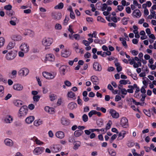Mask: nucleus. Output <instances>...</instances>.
<instances>
[{"mask_svg": "<svg viewBox=\"0 0 156 156\" xmlns=\"http://www.w3.org/2000/svg\"><path fill=\"white\" fill-rule=\"evenodd\" d=\"M75 39L77 40H79L80 39V36L78 34H76L73 35Z\"/></svg>", "mask_w": 156, "mask_h": 156, "instance_id": "obj_58", "label": "nucleus"}, {"mask_svg": "<svg viewBox=\"0 0 156 156\" xmlns=\"http://www.w3.org/2000/svg\"><path fill=\"white\" fill-rule=\"evenodd\" d=\"M129 19V18L128 17H124L122 20V21L123 24H127V22Z\"/></svg>", "mask_w": 156, "mask_h": 156, "instance_id": "obj_42", "label": "nucleus"}, {"mask_svg": "<svg viewBox=\"0 0 156 156\" xmlns=\"http://www.w3.org/2000/svg\"><path fill=\"white\" fill-rule=\"evenodd\" d=\"M48 72H44L42 73V75L43 76L47 79H48Z\"/></svg>", "mask_w": 156, "mask_h": 156, "instance_id": "obj_55", "label": "nucleus"}, {"mask_svg": "<svg viewBox=\"0 0 156 156\" xmlns=\"http://www.w3.org/2000/svg\"><path fill=\"white\" fill-rule=\"evenodd\" d=\"M108 153L110 155H115L116 154L115 152L112 150L109 151Z\"/></svg>", "mask_w": 156, "mask_h": 156, "instance_id": "obj_56", "label": "nucleus"}, {"mask_svg": "<svg viewBox=\"0 0 156 156\" xmlns=\"http://www.w3.org/2000/svg\"><path fill=\"white\" fill-rule=\"evenodd\" d=\"M15 45V43L13 42H10L7 46L6 48L8 50H10L13 48Z\"/></svg>", "mask_w": 156, "mask_h": 156, "instance_id": "obj_31", "label": "nucleus"}, {"mask_svg": "<svg viewBox=\"0 0 156 156\" xmlns=\"http://www.w3.org/2000/svg\"><path fill=\"white\" fill-rule=\"evenodd\" d=\"M29 72L28 69L26 68H23L20 70L19 73L20 75L22 74L23 76H26L28 73Z\"/></svg>", "mask_w": 156, "mask_h": 156, "instance_id": "obj_11", "label": "nucleus"}, {"mask_svg": "<svg viewBox=\"0 0 156 156\" xmlns=\"http://www.w3.org/2000/svg\"><path fill=\"white\" fill-rule=\"evenodd\" d=\"M61 147L60 145H54L52 148L51 151L54 153H56L61 150Z\"/></svg>", "mask_w": 156, "mask_h": 156, "instance_id": "obj_17", "label": "nucleus"}, {"mask_svg": "<svg viewBox=\"0 0 156 156\" xmlns=\"http://www.w3.org/2000/svg\"><path fill=\"white\" fill-rule=\"evenodd\" d=\"M13 89L18 91L22 90L23 89V87L21 84L16 83L14 84L13 86Z\"/></svg>", "mask_w": 156, "mask_h": 156, "instance_id": "obj_14", "label": "nucleus"}, {"mask_svg": "<svg viewBox=\"0 0 156 156\" xmlns=\"http://www.w3.org/2000/svg\"><path fill=\"white\" fill-rule=\"evenodd\" d=\"M16 56V52L15 51H11L6 54L5 58L8 61H12L14 59Z\"/></svg>", "mask_w": 156, "mask_h": 156, "instance_id": "obj_1", "label": "nucleus"}, {"mask_svg": "<svg viewBox=\"0 0 156 156\" xmlns=\"http://www.w3.org/2000/svg\"><path fill=\"white\" fill-rule=\"evenodd\" d=\"M83 131L81 130H77L75 131L74 133V136L76 137H78L80 136L83 133Z\"/></svg>", "mask_w": 156, "mask_h": 156, "instance_id": "obj_28", "label": "nucleus"}, {"mask_svg": "<svg viewBox=\"0 0 156 156\" xmlns=\"http://www.w3.org/2000/svg\"><path fill=\"white\" fill-rule=\"evenodd\" d=\"M11 38L14 41H20L22 40V37L20 35L15 34L12 35Z\"/></svg>", "mask_w": 156, "mask_h": 156, "instance_id": "obj_16", "label": "nucleus"}, {"mask_svg": "<svg viewBox=\"0 0 156 156\" xmlns=\"http://www.w3.org/2000/svg\"><path fill=\"white\" fill-rule=\"evenodd\" d=\"M14 104L17 107H20L23 105L22 101L20 100H16L14 101Z\"/></svg>", "mask_w": 156, "mask_h": 156, "instance_id": "obj_32", "label": "nucleus"}, {"mask_svg": "<svg viewBox=\"0 0 156 156\" xmlns=\"http://www.w3.org/2000/svg\"><path fill=\"white\" fill-rule=\"evenodd\" d=\"M4 143L7 146L11 147L13 145V142L12 141L9 139H5L4 140Z\"/></svg>", "mask_w": 156, "mask_h": 156, "instance_id": "obj_22", "label": "nucleus"}, {"mask_svg": "<svg viewBox=\"0 0 156 156\" xmlns=\"http://www.w3.org/2000/svg\"><path fill=\"white\" fill-rule=\"evenodd\" d=\"M4 88L3 86H0V97H2L4 95Z\"/></svg>", "mask_w": 156, "mask_h": 156, "instance_id": "obj_33", "label": "nucleus"}, {"mask_svg": "<svg viewBox=\"0 0 156 156\" xmlns=\"http://www.w3.org/2000/svg\"><path fill=\"white\" fill-rule=\"evenodd\" d=\"M13 119L12 117L10 115H7L5 118V122L7 123H10L12 122Z\"/></svg>", "mask_w": 156, "mask_h": 156, "instance_id": "obj_21", "label": "nucleus"}, {"mask_svg": "<svg viewBox=\"0 0 156 156\" xmlns=\"http://www.w3.org/2000/svg\"><path fill=\"white\" fill-rule=\"evenodd\" d=\"M93 68L96 71L99 72L101 71L102 70L101 66L97 62L94 63Z\"/></svg>", "mask_w": 156, "mask_h": 156, "instance_id": "obj_8", "label": "nucleus"}, {"mask_svg": "<svg viewBox=\"0 0 156 156\" xmlns=\"http://www.w3.org/2000/svg\"><path fill=\"white\" fill-rule=\"evenodd\" d=\"M44 148L42 147H39L36 148L34 150V153L36 155L41 154L44 151Z\"/></svg>", "mask_w": 156, "mask_h": 156, "instance_id": "obj_12", "label": "nucleus"}, {"mask_svg": "<svg viewBox=\"0 0 156 156\" xmlns=\"http://www.w3.org/2000/svg\"><path fill=\"white\" fill-rule=\"evenodd\" d=\"M71 54V51L69 49H65L62 51L61 55L63 57L67 58L70 56Z\"/></svg>", "mask_w": 156, "mask_h": 156, "instance_id": "obj_5", "label": "nucleus"}, {"mask_svg": "<svg viewBox=\"0 0 156 156\" xmlns=\"http://www.w3.org/2000/svg\"><path fill=\"white\" fill-rule=\"evenodd\" d=\"M109 113L113 118L117 119L118 118L119 116V113L113 109H111L110 110Z\"/></svg>", "mask_w": 156, "mask_h": 156, "instance_id": "obj_10", "label": "nucleus"}, {"mask_svg": "<svg viewBox=\"0 0 156 156\" xmlns=\"http://www.w3.org/2000/svg\"><path fill=\"white\" fill-rule=\"evenodd\" d=\"M54 56L51 54H47L45 56V62L49 63V62H53L54 60Z\"/></svg>", "mask_w": 156, "mask_h": 156, "instance_id": "obj_4", "label": "nucleus"}, {"mask_svg": "<svg viewBox=\"0 0 156 156\" xmlns=\"http://www.w3.org/2000/svg\"><path fill=\"white\" fill-rule=\"evenodd\" d=\"M33 139L34 141L35 142L36 144H37L41 145L43 144H44V143L43 142L41 141L36 137H34L33 138Z\"/></svg>", "mask_w": 156, "mask_h": 156, "instance_id": "obj_29", "label": "nucleus"}, {"mask_svg": "<svg viewBox=\"0 0 156 156\" xmlns=\"http://www.w3.org/2000/svg\"><path fill=\"white\" fill-rule=\"evenodd\" d=\"M96 111L95 110H92L91 111L88 113V115L90 117H91L93 115L95 114Z\"/></svg>", "mask_w": 156, "mask_h": 156, "instance_id": "obj_48", "label": "nucleus"}, {"mask_svg": "<svg viewBox=\"0 0 156 156\" xmlns=\"http://www.w3.org/2000/svg\"><path fill=\"white\" fill-rule=\"evenodd\" d=\"M141 13L138 9L135 10L132 13L133 16L136 18H139L141 16Z\"/></svg>", "mask_w": 156, "mask_h": 156, "instance_id": "obj_18", "label": "nucleus"}, {"mask_svg": "<svg viewBox=\"0 0 156 156\" xmlns=\"http://www.w3.org/2000/svg\"><path fill=\"white\" fill-rule=\"evenodd\" d=\"M52 18L56 20H60L61 17V14L60 12H52Z\"/></svg>", "mask_w": 156, "mask_h": 156, "instance_id": "obj_7", "label": "nucleus"}, {"mask_svg": "<svg viewBox=\"0 0 156 156\" xmlns=\"http://www.w3.org/2000/svg\"><path fill=\"white\" fill-rule=\"evenodd\" d=\"M73 149L75 150H77L81 145V143L78 141H76L73 143Z\"/></svg>", "mask_w": 156, "mask_h": 156, "instance_id": "obj_25", "label": "nucleus"}, {"mask_svg": "<svg viewBox=\"0 0 156 156\" xmlns=\"http://www.w3.org/2000/svg\"><path fill=\"white\" fill-rule=\"evenodd\" d=\"M28 35H29L30 37H33L34 35V33L33 31L30 30H27Z\"/></svg>", "mask_w": 156, "mask_h": 156, "instance_id": "obj_39", "label": "nucleus"}, {"mask_svg": "<svg viewBox=\"0 0 156 156\" xmlns=\"http://www.w3.org/2000/svg\"><path fill=\"white\" fill-rule=\"evenodd\" d=\"M56 137L59 139H62L65 136L64 133L61 131H59L55 133Z\"/></svg>", "mask_w": 156, "mask_h": 156, "instance_id": "obj_20", "label": "nucleus"}, {"mask_svg": "<svg viewBox=\"0 0 156 156\" xmlns=\"http://www.w3.org/2000/svg\"><path fill=\"white\" fill-rule=\"evenodd\" d=\"M66 67L64 66H62L60 68V71L61 73H62L63 75L65 74V72L66 70Z\"/></svg>", "mask_w": 156, "mask_h": 156, "instance_id": "obj_41", "label": "nucleus"}, {"mask_svg": "<svg viewBox=\"0 0 156 156\" xmlns=\"http://www.w3.org/2000/svg\"><path fill=\"white\" fill-rule=\"evenodd\" d=\"M128 87L130 89H128L126 90L127 92H128L129 93H133V87L131 85H129Z\"/></svg>", "mask_w": 156, "mask_h": 156, "instance_id": "obj_40", "label": "nucleus"}, {"mask_svg": "<svg viewBox=\"0 0 156 156\" xmlns=\"http://www.w3.org/2000/svg\"><path fill=\"white\" fill-rule=\"evenodd\" d=\"M83 121L84 122H87L88 120V117L87 115L85 114H83L82 117Z\"/></svg>", "mask_w": 156, "mask_h": 156, "instance_id": "obj_44", "label": "nucleus"}, {"mask_svg": "<svg viewBox=\"0 0 156 156\" xmlns=\"http://www.w3.org/2000/svg\"><path fill=\"white\" fill-rule=\"evenodd\" d=\"M63 4L62 2H60L58 5H56L54 8L55 9H61L63 8Z\"/></svg>", "mask_w": 156, "mask_h": 156, "instance_id": "obj_34", "label": "nucleus"}, {"mask_svg": "<svg viewBox=\"0 0 156 156\" xmlns=\"http://www.w3.org/2000/svg\"><path fill=\"white\" fill-rule=\"evenodd\" d=\"M53 42V40L52 38L45 37L43 39L42 43L44 46H50Z\"/></svg>", "mask_w": 156, "mask_h": 156, "instance_id": "obj_2", "label": "nucleus"}, {"mask_svg": "<svg viewBox=\"0 0 156 156\" xmlns=\"http://www.w3.org/2000/svg\"><path fill=\"white\" fill-rule=\"evenodd\" d=\"M56 75V73L55 72H51L48 73V80H52L54 79Z\"/></svg>", "mask_w": 156, "mask_h": 156, "instance_id": "obj_23", "label": "nucleus"}, {"mask_svg": "<svg viewBox=\"0 0 156 156\" xmlns=\"http://www.w3.org/2000/svg\"><path fill=\"white\" fill-rule=\"evenodd\" d=\"M75 140L73 136H71L69 137L68 141L69 143H73L75 142Z\"/></svg>", "mask_w": 156, "mask_h": 156, "instance_id": "obj_50", "label": "nucleus"}, {"mask_svg": "<svg viewBox=\"0 0 156 156\" xmlns=\"http://www.w3.org/2000/svg\"><path fill=\"white\" fill-rule=\"evenodd\" d=\"M55 28L56 30H60L62 28L61 25L59 23H57L56 24Z\"/></svg>", "mask_w": 156, "mask_h": 156, "instance_id": "obj_49", "label": "nucleus"}, {"mask_svg": "<svg viewBox=\"0 0 156 156\" xmlns=\"http://www.w3.org/2000/svg\"><path fill=\"white\" fill-rule=\"evenodd\" d=\"M77 106L76 104L74 102L69 103L68 105V108L69 109L71 110H73L75 109Z\"/></svg>", "mask_w": 156, "mask_h": 156, "instance_id": "obj_13", "label": "nucleus"}, {"mask_svg": "<svg viewBox=\"0 0 156 156\" xmlns=\"http://www.w3.org/2000/svg\"><path fill=\"white\" fill-rule=\"evenodd\" d=\"M121 125L124 128L128 127V120L125 117H122L121 120Z\"/></svg>", "mask_w": 156, "mask_h": 156, "instance_id": "obj_6", "label": "nucleus"}, {"mask_svg": "<svg viewBox=\"0 0 156 156\" xmlns=\"http://www.w3.org/2000/svg\"><path fill=\"white\" fill-rule=\"evenodd\" d=\"M17 73V72L16 70H13L11 72V74L13 76V78L16 77V76Z\"/></svg>", "mask_w": 156, "mask_h": 156, "instance_id": "obj_62", "label": "nucleus"}, {"mask_svg": "<svg viewBox=\"0 0 156 156\" xmlns=\"http://www.w3.org/2000/svg\"><path fill=\"white\" fill-rule=\"evenodd\" d=\"M44 110L46 112L50 114H53L54 113V109L52 108L46 106L44 108Z\"/></svg>", "mask_w": 156, "mask_h": 156, "instance_id": "obj_24", "label": "nucleus"}, {"mask_svg": "<svg viewBox=\"0 0 156 156\" xmlns=\"http://www.w3.org/2000/svg\"><path fill=\"white\" fill-rule=\"evenodd\" d=\"M94 42L96 44H101L102 43V41L100 39L96 38L94 40Z\"/></svg>", "mask_w": 156, "mask_h": 156, "instance_id": "obj_51", "label": "nucleus"}, {"mask_svg": "<svg viewBox=\"0 0 156 156\" xmlns=\"http://www.w3.org/2000/svg\"><path fill=\"white\" fill-rule=\"evenodd\" d=\"M34 119V117L33 116H30L27 117L25 119L26 122L28 124L31 123Z\"/></svg>", "mask_w": 156, "mask_h": 156, "instance_id": "obj_26", "label": "nucleus"}, {"mask_svg": "<svg viewBox=\"0 0 156 156\" xmlns=\"http://www.w3.org/2000/svg\"><path fill=\"white\" fill-rule=\"evenodd\" d=\"M91 55L90 53L88 52H87L85 53L84 55V56L86 58H90Z\"/></svg>", "mask_w": 156, "mask_h": 156, "instance_id": "obj_61", "label": "nucleus"}, {"mask_svg": "<svg viewBox=\"0 0 156 156\" xmlns=\"http://www.w3.org/2000/svg\"><path fill=\"white\" fill-rule=\"evenodd\" d=\"M49 97L50 98V100L51 101H53L55 100L56 98V96L53 94H51L49 96Z\"/></svg>", "mask_w": 156, "mask_h": 156, "instance_id": "obj_43", "label": "nucleus"}, {"mask_svg": "<svg viewBox=\"0 0 156 156\" xmlns=\"http://www.w3.org/2000/svg\"><path fill=\"white\" fill-rule=\"evenodd\" d=\"M20 49L21 51L26 53L29 50V47L27 44L22 43L20 46Z\"/></svg>", "mask_w": 156, "mask_h": 156, "instance_id": "obj_9", "label": "nucleus"}, {"mask_svg": "<svg viewBox=\"0 0 156 156\" xmlns=\"http://www.w3.org/2000/svg\"><path fill=\"white\" fill-rule=\"evenodd\" d=\"M97 20L103 23H104L105 21V20L100 16H98L97 17Z\"/></svg>", "mask_w": 156, "mask_h": 156, "instance_id": "obj_54", "label": "nucleus"}, {"mask_svg": "<svg viewBox=\"0 0 156 156\" xmlns=\"http://www.w3.org/2000/svg\"><path fill=\"white\" fill-rule=\"evenodd\" d=\"M91 80L94 85H97L99 84V79L98 77L95 76H91Z\"/></svg>", "mask_w": 156, "mask_h": 156, "instance_id": "obj_15", "label": "nucleus"}, {"mask_svg": "<svg viewBox=\"0 0 156 156\" xmlns=\"http://www.w3.org/2000/svg\"><path fill=\"white\" fill-rule=\"evenodd\" d=\"M126 132L125 131H122L119 134V137L117 139L118 140H121L124 137L125 135L126 134Z\"/></svg>", "mask_w": 156, "mask_h": 156, "instance_id": "obj_27", "label": "nucleus"}, {"mask_svg": "<svg viewBox=\"0 0 156 156\" xmlns=\"http://www.w3.org/2000/svg\"><path fill=\"white\" fill-rule=\"evenodd\" d=\"M128 80H121L119 81V83L120 84L126 85L127 83Z\"/></svg>", "mask_w": 156, "mask_h": 156, "instance_id": "obj_45", "label": "nucleus"}, {"mask_svg": "<svg viewBox=\"0 0 156 156\" xmlns=\"http://www.w3.org/2000/svg\"><path fill=\"white\" fill-rule=\"evenodd\" d=\"M97 124L98 126L101 127L103 125V122L101 120H98L97 122Z\"/></svg>", "mask_w": 156, "mask_h": 156, "instance_id": "obj_64", "label": "nucleus"}, {"mask_svg": "<svg viewBox=\"0 0 156 156\" xmlns=\"http://www.w3.org/2000/svg\"><path fill=\"white\" fill-rule=\"evenodd\" d=\"M42 124V122L40 119L36 120L34 122V125L36 126H38Z\"/></svg>", "mask_w": 156, "mask_h": 156, "instance_id": "obj_36", "label": "nucleus"}, {"mask_svg": "<svg viewBox=\"0 0 156 156\" xmlns=\"http://www.w3.org/2000/svg\"><path fill=\"white\" fill-rule=\"evenodd\" d=\"M12 8V6L10 5H5L4 7V9L8 11H10L11 10Z\"/></svg>", "mask_w": 156, "mask_h": 156, "instance_id": "obj_47", "label": "nucleus"}, {"mask_svg": "<svg viewBox=\"0 0 156 156\" xmlns=\"http://www.w3.org/2000/svg\"><path fill=\"white\" fill-rule=\"evenodd\" d=\"M70 17L71 18L73 19L75 18V16L73 12H71L70 14Z\"/></svg>", "mask_w": 156, "mask_h": 156, "instance_id": "obj_63", "label": "nucleus"}, {"mask_svg": "<svg viewBox=\"0 0 156 156\" xmlns=\"http://www.w3.org/2000/svg\"><path fill=\"white\" fill-rule=\"evenodd\" d=\"M112 123V122L111 121H109L108 122L107 124V126L105 128V129L106 130H108L110 129L111 128V124Z\"/></svg>", "mask_w": 156, "mask_h": 156, "instance_id": "obj_46", "label": "nucleus"}, {"mask_svg": "<svg viewBox=\"0 0 156 156\" xmlns=\"http://www.w3.org/2000/svg\"><path fill=\"white\" fill-rule=\"evenodd\" d=\"M61 123L64 126H68L70 123V121L65 117H62L61 120Z\"/></svg>", "mask_w": 156, "mask_h": 156, "instance_id": "obj_19", "label": "nucleus"}, {"mask_svg": "<svg viewBox=\"0 0 156 156\" xmlns=\"http://www.w3.org/2000/svg\"><path fill=\"white\" fill-rule=\"evenodd\" d=\"M67 96L68 97L70 98H73V100L76 99V98H75V94L71 91L68 93Z\"/></svg>", "mask_w": 156, "mask_h": 156, "instance_id": "obj_30", "label": "nucleus"}, {"mask_svg": "<svg viewBox=\"0 0 156 156\" xmlns=\"http://www.w3.org/2000/svg\"><path fill=\"white\" fill-rule=\"evenodd\" d=\"M82 43L86 46H88L90 44L88 41L85 40H83Z\"/></svg>", "mask_w": 156, "mask_h": 156, "instance_id": "obj_57", "label": "nucleus"}, {"mask_svg": "<svg viewBox=\"0 0 156 156\" xmlns=\"http://www.w3.org/2000/svg\"><path fill=\"white\" fill-rule=\"evenodd\" d=\"M28 112L27 107L26 105L22 106L20 109L19 113L20 116H24L26 115Z\"/></svg>", "mask_w": 156, "mask_h": 156, "instance_id": "obj_3", "label": "nucleus"}, {"mask_svg": "<svg viewBox=\"0 0 156 156\" xmlns=\"http://www.w3.org/2000/svg\"><path fill=\"white\" fill-rule=\"evenodd\" d=\"M119 40L120 41H122V43L124 46L125 48H126L127 47V45L126 44V41L125 40H124V39L123 38L120 37L119 38Z\"/></svg>", "mask_w": 156, "mask_h": 156, "instance_id": "obj_37", "label": "nucleus"}, {"mask_svg": "<svg viewBox=\"0 0 156 156\" xmlns=\"http://www.w3.org/2000/svg\"><path fill=\"white\" fill-rule=\"evenodd\" d=\"M5 40L3 37H0V48L2 47L5 43Z\"/></svg>", "mask_w": 156, "mask_h": 156, "instance_id": "obj_38", "label": "nucleus"}, {"mask_svg": "<svg viewBox=\"0 0 156 156\" xmlns=\"http://www.w3.org/2000/svg\"><path fill=\"white\" fill-rule=\"evenodd\" d=\"M120 91V92H121V94H122L126 95L127 94L126 90L125 88H122Z\"/></svg>", "mask_w": 156, "mask_h": 156, "instance_id": "obj_52", "label": "nucleus"}, {"mask_svg": "<svg viewBox=\"0 0 156 156\" xmlns=\"http://www.w3.org/2000/svg\"><path fill=\"white\" fill-rule=\"evenodd\" d=\"M40 97V96L39 95L33 96V99L34 101V102H37L39 101Z\"/></svg>", "mask_w": 156, "mask_h": 156, "instance_id": "obj_35", "label": "nucleus"}, {"mask_svg": "<svg viewBox=\"0 0 156 156\" xmlns=\"http://www.w3.org/2000/svg\"><path fill=\"white\" fill-rule=\"evenodd\" d=\"M107 7V4L106 3H104L103 4V6L101 8L102 10V11L105 10Z\"/></svg>", "mask_w": 156, "mask_h": 156, "instance_id": "obj_60", "label": "nucleus"}, {"mask_svg": "<svg viewBox=\"0 0 156 156\" xmlns=\"http://www.w3.org/2000/svg\"><path fill=\"white\" fill-rule=\"evenodd\" d=\"M64 83L65 85L67 87H70L71 85V83L67 80L65 81Z\"/></svg>", "mask_w": 156, "mask_h": 156, "instance_id": "obj_53", "label": "nucleus"}, {"mask_svg": "<svg viewBox=\"0 0 156 156\" xmlns=\"http://www.w3.org/2000/svg\"><path fill=\"white\" fill-rule=\"evenodd\" d=\"M121 97L118 95H116L115 96V100L116 101H118L121 100Z\"/></svg>", "mask_w": 156, "mask_h": 156, "instance_id": "obj_59", "label": "nucleus"}]
</instances>
